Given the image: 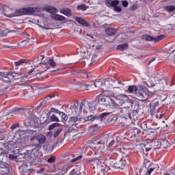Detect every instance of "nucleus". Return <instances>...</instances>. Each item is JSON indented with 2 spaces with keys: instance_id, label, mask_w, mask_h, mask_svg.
Masks as SVG:
<instances>
[{
  "instance_id": "nucleus-1",
  "label": "nucleus",
  "mask_w": 175,
  "mask_h": 175,
  "mask_svg": "<svg viewBox=\"0 0 175 175\" xmlns=\"http://www.w3.org/2000/svg\"><path fill=\"white\" fill-rule=\"evenodd\" d=\"M36 64H38L37 66L29 70L27 72H25V76L26 79H31V77H33L34 76L38 77V79H46V77L43 75H44L46 70H49V69H50V67H49V63H47L46 60H44V62H42L38 59L37 60Z\"/></svg>"
},
{
  "instance_id": "nucleus-2",
  "label": "nucleus",
  "mask_w": 175,
  "mask_h": 175,
  "mask_svg": "<svg viewBox=\"0 0 175 175\" xmlns=\"http://www.w3.org/2000/svg\"><path fill=\"white\" fill-rule=\"evenodd\" d=\"M0 76H2L3 81L4 83H12V81H23L22 79L23 77H25V79H27L25 77V74L23 76H20L18 74L13 72H0Z\"/></svg>"
},
{
  "instance_id": "nucleus-3",
  "label": "nucleus",
  "mask_w": 175,
  "mask_h": 175,
  "mask_svg": "<svg viewBox=\"0 0 175 175\" xmlns=\"http://www.w3.org/2000/svg\"><path fill=\"white\" fill-rule=\"evenodd\" d=\"M126 92L129 94H133V92H135L137 99L138 100H142V102L147 100L148 98V94H147V93H146L143 89L139 90V88L135 85L129 86Z\"/></svg>"
},
{
  "instance_id": "nucleus-4",
  "label": "nucleus",
  "mask_w": 175,
  "mask_h": 175,
  "mask_svg": "<svg viewBox=\"0 0 175 175\" xmlns=\"http://www.w3.org/2000/svg\"><path fill=\"white\" fill-rule=\"evenodd\" d=\"M40 148H42V146L40 144H36L33 146V148L31 150H27V153H25V158L29 161V159H32L36 158L38 155H39V151H40Z\"/></svg>"
},
{
  "instance_id": "nucleus-5",
  "label": "nucleus",
  "mask_w": 175,
  "mask_h": 175,
  "mask_svg": "<svg viewBox=\"0 0 175 175\" xmlns=\"http://www.w3.org/2000/svg\"><path fill=\"white\" fill-rule=\"evenodd\" d=\"M96 99L99 105H103V106L107 107H111V97L110 96L105 97V90L103 91L102 94L96 96Z\"/></svg>"
},
{
  "instance_id": "nucleus-6",
  "label": "nucleus",
  "mask_w": 175,
  "mask_h": 175,
  "mask_svg": "<svg viewBox=\"0 0 175 175\" xmlns=\"http://www.w3.org/2000/svg\"><path fill=\"white\" fill-rule=\"evenodd\" d=\"M38 8H21L15 12L16 16H25L27 14H33L36 13Z\"/></svg>"
},
{
  "instance_id": "nucleus-7",
  "label": "nucleus",
  "mask_w": 175,
  "mask_h": 175,
  "mask_svg": "<svg viewBox=\"0 0 175 175\" xmlns=\"http://www.w3.org/2000/svg\"><path fill=\"white\" fill-rule=\"evenodd\" d=\"M49 129V131L55 129V131L53 132V137H58L61 132L63 131L62 126L59 123H53L51 124Z\"/></svg>"
},
{
  "instance_id": "nucleus-8",
  "label": "nucleus",
  "mask_w": 175,
  "mask_h": 175,
  "mask_svg": "<svg viewBox=\"0 0 175 175\" xmlns=\"http://www.w3.org/2000/svg\"><path fill=\"white\" fill-rule=\"evenodd\" d=\"M110 113L109 112H104L98 116H94V115H90L88 117L85 118V121H91L92 122H94V121H99V120H102V118H105L106 116H109Z\"/></svg>"
},
{
  "instance_id": "nucleus-9",
  "label": "nucleus",
  "mask_w": 175,
  "mask_h": 175,
  "mask_svg": "<svg viewBox=\"0 0 175 175\" xmlns=\"http://www.w3.org/2000/svg\"><path fill=\"white\" fill-rule=\"evenodd\" d=\"M110 140V138L109 137H101L100 140L97 142V145L96 146V148H98V152H103L105 151V144L107 143V141Z\"/></svg>"
},
{
  "instance_id": "nucleus-10",
  "label": "nucleus",
  "mask_w": 175,
  "mask_h": 175,
  "mask_svg": "<svg viewBox=\"0 0 175 175\" xmlns=\"http://www.w3.org/2000/svg\"><path fill=\"white\" fill-rule=\"evenodd\" d=\"M128 165V162L125 159V158H122L121 160L114 163L112 165V167H114V169H121L122 170H124V168Z\"/></svg>"
},
{
  "instance_id": "nucleus-11",
  "label": "nucleus",
  "mask_w": 175,
  "mask_h": 175,
  "mask_svg": "<svg viewBox=\"0 0 175 175\" xmlns=\"http://www.w3.org/2000/svg\"><path fill=\"white\" fill-rule=\"evenodd\" d=\"M111 107L112 106H121L124 103V97H122V96L111 97Z\"/></svg>"
},
{
  "instance_id": "nucleus-12",
  "label": "nucleus",
  "mask_w": 175,
  "mask_h": 175,
  "mask_svg": "<svg viewBox=\"0 0 175 175\" xmlns=\"http://www.w3.org/2000/svg\"><path fill=\"white\" fill-rule=\"evenodd\" d=\"M161 142L157 139L150 141L147 145L145 146L146 152H148L152 148H158Z\"/></svg>"
},
{
  "instance_id": "nucleus-13",
  "label": "nucleus",
  "mask_w": 175,
  "mask_h": 175,
  "mask_svg": "<svg viewBox=\"0 0 175 175\" xmlns=\"http://www.w3.org/2000/svg\"><path fill=\"white\" fill-rule=\"evenodd\" d=\"M5 157H8V152L6 150L0 152V167H10V165L2 161Z\"/></svg>"
},
{
  "instance_id": "nucleus-14",
  "label": "nucleus",
  "mask_w": 175,
  "mask_h": 175,
  "mask_svg": "<svg viewBox=\"0 0 175 175\" xmlns=\"http://www.w3.org/2000/svg\"><path fill=\"white\" fill-rule=\"evenodd\" d=\"M49 111L51 113H59V116H62V122H64V124H66V122L68 121V116L65 114V113L61 112L55 108H51Z\"/></svg>"
},
{
  "instance_id": "nucleus-15",
  "label": "nucleus",
  "mask_w": 175,
  "mask_h": 175,
  "mask_svg": "<svg viewBox=\"0 0 175 175\" xmlns=\"http://www.w3.org/2000/svg\"><path fill=\"white\" fill-rule=\"evenodd\" d=\"M80 121H81V117L80 116H72L71 118H70L68 122L71 124V125H78V124L80 122Z\"/></svg>"
},
{
  "instance_id": "nucleus-16",
  "label": "nucleus",
  "mask_w": 175,
  "mask_h": 175,
  "mask_svg": "<svg viewBox=\"0 0 175 175\" xmlns=\"http://www.w3.org/2000/svg\"><path fill=\"white\" fill-rule=\"evenodd\" d=\"M123 109H125L126 111L122 112V117L125 118V120H128V118H129V120H132V115L131 114L129 107H123Z\"/></svg>"
},
{
  "instance_id": "nucleus-17",
  "label": "nucleus",
  "mask_w": 175,
  "mask_h": 175,
  "mask_svg": "<svg viewBox=\"0 0 175 175\" xmlns=\"http://www.w3.org/2000/svg\"><path fill=\"white\" fill-rule=\"evenodd\" d=\"M59 12L62 13V14H64V16H67V17H70L72 16V10L68 8H63L59 10Z\"/></svg>"
},
{
  "instance_id": "nucleus-18",
  "label": "nucleus",
  "mask_w": 175,
  "mask_h": 175,
  "mask_svg": "<svg viewBox=\"0 0 175 175\" xmlns=\"http://www.w3.org/2000/svg\"><path fill=\"white\" fill-rule=\"evenodd\" d=\"M75 20L83 27H90V23H88L87 21H85V20H84V18L81 17H76Z\"/></svg>"
},
{
  "instance_id": "nucleus-19",
  "label": "nucleus",
  "mask_w": 175,
  "mask_h": 175,
  "mask_svg": "<svg viewBox=\"0 0 175 175\" xmlns=\"http://www.w3.org/2000/svg\"><path fill=\"white\" fill-rule=\"evenodd\" d=\"M16 136L17 139H24V137H25V136H27V131H23V130H19V131H16Z\"/></svg>"
},
{
  "instance_id": "nucleus-20",
  "label": "nucleus",
  "mask_w": 175,
  "mask_h": 175,
  "mask_svg": "<svg viewBox=\"0 0 175 175\" xmlns=\"http://www.w3.org/2000/svg\"><path fill=\"white\" fill-rule=\"evenodd\" d=\"M37 142H38V144H40V146L41 144H44V143H46V136L43 134H38L37 137Z\"/></svg>"
},
{
  "instance_id": "nucleus-21",
  "label": "nucleus",
  "mask_w": 175,
  "mask_h": 175,
  "mask_svg": "<svg viewBox=\"0 0 175 175\" xmlns=\"http://www.w3.org/2000/svg\"><path fill=\"white\" fill-rule=\"evenodd\" d=\"M52 18H54V20H57V21H64V20H66V18L62 15L59 14H52L51 15Z\"/></svg>"
},
{
  "instance_id": "nucleus-22",
  "label": "nucleus",
  "mask_w": 175,
  "mask_h": 175,
  "mask_svg": "<svg viewBox=\"0 0 175 175\" xmlns=\"http://www.w3.org/2000/svg\"><path fill=\"white\" fill-rule=\"evenodd\" d=\"M105 32L109 36H113V35H116L117 33V30L112 29V28H108V29H105Z\"/></svg>"
},
{
  "instance_id": "nucleus-23",
  "label": "nucleus",
  "mask_w": 175,
  "mask_h": 175,
  "mask_svg": "<svg viewBox=\"0 0 175 175\" xmlns=\"http://www.w3.org/2000/svg\"><path fill=\"white\" fill-rule=\"evenodd\" d=\"M142 39L144 40H146L147 42H155V38L149 36V35H144L142 36Z\"/></svg>"
},
{
  "instance_id": "nucleus-24",
  "label": "nucleus",
  "mask_w": 175,
  "mask_h": 175,
  "mask_svg": "<svg viewBox=\"0 0 175 175\" xmlns=\"http://www.w3.org/2000/svg\"><path fill=\"white\" fill-rule=\"evenodd\" d=\"M24 64H27V59H21L18 62H14V66H22L23 65H24Z\"/></svg>"
},
{
  "instance_id": "nucleus-25",
  "label": "nucleus",
  "mask_w": 175,
  "mask_h": 175,
  "mask_svg": "<svg viewBox=\"0 0 175 175\" xmlns=\"http://www.w3.org/2000/svg\"><path fill=\"white\" fill-rule=\"evenodd\" d=\"M10 172V167H0V175L8 174Z\"/></svg>"
},
{
  "instance_id": "nucleus-26",
  "label": "nucleus",
  "mask_w": 175,
  "mask_h": 175,
  "mask_svg": "<svg viewBox=\"0 0 175 175\" xmlns=\"http://www.w3.org/2000/svg\"><path fill=\"white\" fill-rule=\"evenodd\" d=\"M54 147V145L46 144L44 146V148L46 151V152H53Z\"/></svg>"
},
{
  "instance_id": "nucleus-27",
  "label": "nucleus",
  "mask_w": 175,
  "mask_h": 175,
  "mask_svg": "<svg viewBox=\"0 0 175 175\" xmlns=\"http://www.w3.org/2000/svg\"><path fill=\"white\" fill-rule=\"evenodd\" d=\"M10 32H16V31L15 30H9L8 29H5L0 31V35H1V36H8V33H10Z\"/></svg>"
},
{
  "instance_id": "nucleus-28",
  "label": "nucleus",
  "mask_w": 175,
  "mask_h": 175,
  "mask_svg": "<svg viewBox=\"0 0 175 175\" xmlns=\"http://www.w3.org/2000/svg\"><path fill=\"white\" fill-rule=\"evenodd\" d=\"M104 81H102V79H98L96 82H94V85L96 88H100V87H104Z\"/></svg>"
},
{
  "instance_id": "nucleus-29",
  "label": "nucleus",
  "mask_w": 175,
  "mask_h": 175,
  "mask_svg": "<svg viewBox=\"0 0 175 175\" xmlns=\"http://www.w3.org/2000/svg\"><path fill=\"white\" fill-rule=\"evenodd\" d=\"M22 110L25 116H31L33 113V109H32L23 108Z\"/></svg>"
},
{
  "instance_id": "nucleus-30",
  "label": "nucleus",
  "mask_w": 175,
  "mask_h": 175,
  "mask_svg": "<svg viewBox=\"0 0 175 175\" xmlns=\"http://www.w3.org/2000/svg\"><path fill=\"white\" fill-rule=\"evenodd\" d=\"M119 4H120V1L118 0H113L111 3L110 1H109L107 3V6H109V5H111L112 8H116V6H118Z\"/></svg>"
},
{
  "instance_id": "nucleus-31",
  "label": "nucleus",
  "mask_w": 175,
  "mask_h": 175,
  "mask_svg": "<svg viewBox=\"0 0 175 175\" xmlns=\"http://www.w3.org/2000/svg\"><path fill=\"white\" fill-rule=\"evenodd\" d=\"M77 10H82V12H85L87 9H88V6L85 5V4H80L77 7Z\"/></svg>"
},
{
  "instance_id": "nucleus-32",
  "label": "nucleus",
  "mask_w": 175,
  "mask_h": 175,
  "mask_svg": "<svg viewBox=\"0 0 175 175\" xmlns=\"http://www.w3.org/2000/svg\"><path fill=\"white\" fill-rule=\"evenodd\" d=\"M45 62H47L48 65H50L53 68H54V66H57V63H55L54 59L51 58L49 59L45 60Z\"/></svg>"
},
{
  "instance_id": "nucleus-33",
  "label": "nucleus",
  "mask_w": 175,
  "mask_h": 175,
  "mask_svg": "<svg viewBox=\"0 0 175 175\" xmlns=\"http://www.w3.org/2000/svg\"><path fill=\"white\" fill-rule=\"evenodd\" d=\"M46 10L49 13H58V10L53 6L48 7Z\"/></svg>"
},
{
  "instance_id": "nucleus-34",
  "label": "nucleus",
  "mask_w": 175,
  "mask_h": 175,
  "mask_svg": "<svg viewBox=\"0 0 175 175\" xmlns=\"http://www.w3.org/2000/svg\"><path fill=\"white\" fill-rule=\"evenodd\" d=\"M46 57H44V55H41L40 56H38L37 58L34 59L33 60V64H36V62H38V61H40L41 62H43V59H44Z\"/></svg>"
},
{
  "instance_id": "nucleus-35",
  "label": "nucleus",
  "mask_w": 175,
  "mask_h": 175,
  "mask_svg": "<svg viewBox=\"0 0 175 175\" xmlns=\"http://www.w3.org/2000/svg\"><path fill=\"white\" fill-rule=\"evenodd\" d=\"M158 106H159V101L158 100H154L150 104V107H153L154 109H157Z\"/></svg>"
},
{
  "instance_id": "nucleus-36",
  "label": "nucleus",
  "mask_w": 175,
  "mask_h": 175,
  "mask_svg": "<svg viewBox=\"0 0 175 175\" xmlns=\"http://www.w3.org/2000/svg\"><path fill=\"white\" fill-rule=\"evenodd\" d=\"M122 111H126V110L123 108H118L116 109V113L119 116V117H122Z\"/></svg>"
},
{
  "instance_id": "nucleus-37",
  "label": "nucleus",
  "mask_w": 175,
  "mask_h": 175,
  "mask_svg": "<svg viewBox=\"0 0 175 175\" xmlns=\"http://www.w3.org/2000/svg\"><path fill=\"white\" fill-rule=\"evenodd\" d=\"M128 47V43H124L118 46V49L121 50L122 51H124V49H126Z\"/></svg>"
},
{
  "instance_id": "nucleus-38",
  "label": "nucleus",
  "mask_w": 175,
  "mask_h": 175,
  "mask_svg": "<svg viewBox=\"0 0 175 175\" xmlns=\"http://www.w3.org/2000/svg\"><path fill=\"white\" fill-rule=\"evenodd\" d=\"M165 36L161 35L159 36L157 38H154V43H158V42H161L163 39H164Z\"/></svg>"
},
{
  "instance_id": "nucleus-39",
  "label": "nucleus",
  "mask_w": 175,
  "mask_h": 175,
  "mask_svg": "<svg viewBox=\"0 0 175 175\" xmlns=\"http://www.w3.org/2000/svg\"><path fill=\"white\" fill-rule=\"evenodd\" d=\"M165 9L170 12H174L175 10V7L174 5H167L165 7Z\"/></svg>"
},
{
  "instance_id": "nucleus-40",
  "label": "nucleus",
  "mask_w": 175,
  "mask_h": 175,
  "mask_svg": "<svg viewBox=\"0 0 175 175\" xmlns=\"http://www.w3.org/2000/svg\"><path fill=\"white\" fill-rule=\"evenodd\" d=\"M55 159H57V158L55 156H52L47 159V162L48 163H54V162H55Z\"/></svg>"
},
{
  "instance_id": "nucleus-41",
  "label": "nucleus",
  "mask_w": 175,
  "mask_h": 175,
  "mask_svg": "<svg viewBox=\"0 0 175 175\" xmlns=\"http://www.w3.org/2000/svg\"><path fill=\"white\" fill-rule=\"evenodd\" d=\"M51 121L55 122H59V119H58V117H57V116L55 115H52L51 117Z\"/></svg>"
},
{
  "instance_id": "nucleus-42",
  "label": "nucleus",
  "mask_w": 175,
  "mask_h": 175,
  "mask_svg": "<svg viewBox=\"0 0 175 175\" xmlns=\"http://www.w3.org/2000/svg\"><path fill=\"white\" fill-rule=\"evenodd\" d=\"M70 175H81V172L76 171L75 169H73L70 172Z\"/></svg>"
},
{
  "instance_id": "nucleus-43",
  "label": "nucleus",
  "mask_w": 175,
  "mask_h": 175,
  "mask_svg": "<svg viewBox=\"0 0 175 175\" xmlns=\"http://www.w3.org/2000/svg\"><path fill=\"white\" fill-rule=\"evenodd\" d=\"M19 126H20V123H15L10 126V129L11 131H14V129H16V128H18Z\"/></svg>"
},
{
  "instance_id": "nucleus-44",
  "label": "nucleus",
  "mask_w": 175,
  "mask_h": 175,
  "mask_svg": "<svg viewBox=\"0 0 175 175\" xmlns=\"http://www.w3.org/2000/svg\"><path fill=\"white\" fill-rule=\"evenodd\" d=\"M156 113H157V108L150 107V116H152V117L153 116H155Z\"/></svg>"
},
{
  "instance_id": "nucleus-45",
  "label": "nucleus",
  "mask_w": 175,
  "mask_h": 175,
  "mask_svg": "<svg viewBox=\"0 0 175 175\" xmlns=\"http://www.w3.org/2000/svg\"><path fill=\"white\" fill-rule=\"evenodd\" d=\"M90 131H98V124L92 125L89 127Z\"/></svg>"
},
{
  "instance_id": "nucleus-46",
  "label": "nucleus",
  "mask_w": 175,
  "mask_h": 175,
  "mask_svg": "<svg viewBox=\"0 0 175 175\" xmlns=\"http://www.w3.org/2000/svg\"><path fill=\"white\" fill-rule=\"evenodd\" d=\"M83 158V155H79L77 158H75L72 160H70V162H77V161H80Z\"/></svg>"
},
{
  "instance_id": "nucleus-47",
  "label": "nucleus",
  "mask_w": 175,
  "mask_h": 175,
  "mask_svg": "<svg viewBox=\"0 0 175 175\" xmlns=\"http://www.w3.org/2000/svg\"><path fill=\"white\" fill-rule=\"evenodd\" d=\"M29 92H31V91L28 92L27 90H25L23 92V94L25 96V98H31V94H29Z\"/></svg>"
},
{
  "instance_id": "nucleus-48",
  "label": "nucleus",
  "mask_w": 175,
  "mask_h": 175,
  "mask_svg": "<svg viewBox=\"0 0 175 175\" xmlns=\"http://www.w3.org/2000/svg\"><path fill=\"white\" fill-rule=\"evenodd\" d=\"M115 144H116V140H114V139L111 138V140L108 145L109 148H110L111 147H113V146H114Z\"/></svg>"
},
{
  "instance_id": "nucleus-49",
  "label": "nucleus",
  "mask_w": 175,
  "mask_h": 175,
  "mask_svg": "<svg viewBox=\"0 0 175 175\" xmlns=\"http://www.w3.org/2000/svg\"><path fill=\"white\" fill-rule=\"evenodd\" d=\"M122 5L123 8H128V5H129V3L128 2V1L124 0L122 2Z\"/></svg>"
},
{
  "instance_id": "nucleus-50",
  "label": "nucleus",
  "mask_w": 175,
  "mask_h": 175,
  "mask_svg": "<svg viewBox=\"0 0 175 175\" xmlns=\"http://www.w3.org/2000/svg\"><path fill=\"white\" fill-rule=\"evenodd\" d=\"M68 170H62V171H59L57 174L58 175H64V174H66Z\"/></svg>"
},
{
  "instance_id": "nucleus-51",
  "label": "nucleus",
  "mask_w": 175,
  "mask_h": 175,
  "mask_svg": "<svg viewBox=\"0 0 175 175\" xmlns=\"http://www.w3.org/2000/svg\"><path fill=\"white\" fill-rule=\"evenodd\" d=\"M52 98H55V94H50L46 97V100H50Z\"/></svg>"
},
{
  "instance_id": "nucleus-52",
  "label": "nucleus",
  "mask_w": 175,
  "mask_h": 175,
  "mask_svg": "<svg viewBox=\"0 0 175 175\" xmlns=\"http://www.w3.org/2000/svg\"><path fill=\"white\" fill-rule=\"evenodd\" d=\"M154 170V168H150V170H147V172L145 175H150L151 173H152V171Z\"/></svg>"
},
{
  "instance_id": "nucleus-53",
  "label": "nucleus",
  "mask_w": 175,
  "mask_h": 175,
  "mask_svg": "<svg viewBox=\"0 0 175 175\" xmlns=\"http://www.w3.org/2000/svg\"><path fill=\"white\" fill-rule=\"evenodd\" d=\"M44 172H46L45 168H40V169L37 172V173H38V174H42V173H44Z\"/></svg>"
},
{
  "instance_id": "nucleus-54",
  "label": "nucleus",
  "mask_w": 175,
  "mask_h": 175,
  "mask_svg": "<svg viewBox=\"0 0 175 175\" xmlns=\"http://www.w3.org/2000/svg\"><path fill=\"white\" fill-rule=\"evenodd\" d=\"M46 103H47V101L46 100L42 101L40 105L38 106V108L39 107H42V106H43V105H46Z\"/></svg>"
},
{
  "instance_id": "nucleus-55",
  "label": "nucleus",
  "mask_w": 175,
  "mask_h": 175,
  "mask_svg": "<svg viewBox=\"0 0 175 175\" xmlns=\"http://www.w3.org/2000/svg\"><path fill=\"white\" fill-rule=\"evenodd\" d=\"M9 158H10L11 160H13V159H16V158H17V156H16V155H14V154H9Z\"/></svg>"
},
{
  "instance_id": "nucleus-56",
  "label": "nucleus",
  "mask_w": 175,
  "mask_h": 175,
  "mask_svg": "<svg viewBox=\"0 0 175 175\" xmlns=\"http://www.w3.org/2000/svg\"><path fill=\"white\" fill-rule=\"evenodd\" d=\"M114 10H116V12H122V9L121 7L116 5V7H114Z\"/></svg>"
},
{
  "instance_id": "nucleus-57",
  "label": "nucleus",
  "mask_w": 175,
  "mask_h": 175,
  "mask_svg": "<svg viewBox=\"0 0 175 175\" xmlns=\"http://www.w3.org/2000/svg\"><path fill=\"white\" fill-rule=\"evenodd\" d=\"M34 140H37V141H38V135L33 136V137L30 139V142H33Z\"/></svg>"
},
{
  "instance_id": "nucleus-58",
  "label": "nucleus",
  "mask_w": 175,
  "mask_h": 175,
  "mask_svg": "<svg viewBox=\"0 0 175 175\" xmlns=\"http://www.w3.org/2000/svg\"><path fill=\"white\" fill-rule=\"evenodd\" d=\"M88 107H90V109H91V110H93L94 109V104L92 103H89Z\"/></svg>"
},
{
  "instance_id": "nucleus-59",
  "label": "nucleus",
  "mask_w": 175,
  "mask_h": 175,
  "mask_svg": "<svg viewBox=\"0 0 175 175\" xmlns=\"http://www.w3.org/2000/svg\"><path fill=\"white\" fill-rule=\"evenodd\" d=\"M109 172V167L106 166V165H104V174L105 173H107Z\"/></svg>"
},
{
  "instance_id": "nucleus-60",
  "label": "nucleus",
  "mask_w": 175,
  "mask_h": 175,
  "mask_svg": "<svg viewBox=\"0 0 175 175\" xmlns=\"http://www.w3.org/2000/svg\"><path fill=\"white\" fill-rule=\"evenodd\" d=\"M84 106H85V104L84 103V102H82L81 103V105H80V108H79V110H83V107H84Z\"/></svg>"
},
{
  "instance_id": "nucleus-61",
  "label": "nucleus",
  "mask_w": 175,
  "mask_h": 175,
  "mask_svg": "<svg viewBox=\"0 0 175 175\" xmlns=\"http://www.w3.org/2000/svg\"><path fill=\"white\" fill-rule=\"evenodd\" d=\"M35 169H33V168H31V169H28L27 170V172L28 173H33V172H35Z\"/></svg>"
},
{
  "instance_id": "nucleus-62",
  "label": "nucleus",
  "mask_w": 175,
  "mask_h": 175,
  "mask_svg": "<svg viewBox=\"0 0 175 175\" xmlns=\"http://www.w3.org/2000/svg\"><path fill=\"white\" fill-rule=\"evenodd\" d=\"M19 111H20V109L18 108L17 109H15V110L13 111V113H14V114H18Z\"/></svg>"
},
{
  "instance_id": "nucleus-63",
  "label": "nucleus",
  "mask_w": 175,
  "mask_h": 175,
  "mask_svg": "<svg viewBox=\"0 0 175 175\" xmlns=\"http://www.w3.org/2000/svg\"><path fill=\"white\" fill-rule=\"evenodd\" d=\"M154 61H155V58L150 59L148 62V65H151V64H152V62H154Z\"/></svg>"
},
{
  "instance_id": "nucleus-64",
  "label": "nucleus",
  "mask_w": 175,
  "mask_h": 175,
  "mask_svg": "<svg viewBox=\"0 0 175 175\" xmlns=\"http://www.w3.org/2000/svg\"><path fill=\"white\" fill-rule=\"evenodd\" d=\"M96 50H102V45H98L96 47Z\"/></svg>"
}]
</instances>
